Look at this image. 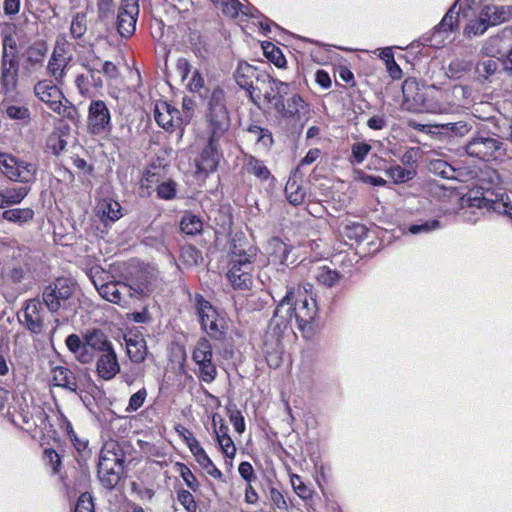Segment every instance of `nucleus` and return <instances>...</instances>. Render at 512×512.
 <instances>
[{
    "mask_svg": "<svg viewBox=\"0 0 512 512\" xmlns=\"http://www.w3.org/2000/svg\"><path fill=\"white\" fill-rule=\"evenodd\" d=\"M19 321L31 333H41L44 327L42 303L35 298L26 301L23 309V319L19 317Z\"/></svg>",
    "mask_w": 512,
    "mask_h": 512,
    "instance_id": "f3484780",
    "label": "nucleus"
},
{
    "mask_svg": "<svg viewBox=\"0 0 512 512\" xmlns=\"http://www.w3.org/2000/svg\"><path fill=\"white\" fill-rule=\"evenodd\" d=\"M512 41V27H505L498 34L489 37L481 48V54L488 57H504Z\"/></svg>",
    "mask_w": 512,
    "mask_h": 512,
    "instance_id": "dca6fc26",
    "label": "nucleus"
},
{
    "mask_svg": "<svg viewBox=\"0 0 512 512\" xmlns=\"http://www.w3.org/2000/svg\"><path fill=\"white\" fill-rule=\"evenodd\" d=\"M125 343L130 360L134 363H142L147 355V346L144 338L139 336L126 337Z\"/></svg>",
    "mask_w": 512,
    "mask_h": 512,
    "instance_id": "c756f323",
    "label": "nucleus"
},
{
    "mask_svg": "<svg viewBox=\"0 0 512 512\" xmlns=\"http://www.w3.org/2000/svg\"><path fill=\"white\" fill-rule=\"evenodd\" d=\"M0 169L3 175L14 182L29 183L35 178V167L7 153H0Z\"/></svg>",
    "mask_w": 512,
    "mask_h": 512,
    "instance_id": "9b49d317",
    "label": "nucleus"
},
{
    "mask_svg": "<svg viewBox=\"0 0 512 512\" xmlns=\"http://www.w3.org/2000/svg\"><path fill=\"white\" fill-rule=\"evenodd\" d=\"M457 92L463 93L462 86H453L450 89H440L435 85L427 88L426 97L422 100L423 110L434 114H448L453 112L457 104L452 100Z\"/></svg>",
    "mask_w": 512,
    "mask_h": 512,
    "instance_id": "6e6552de",
    "label": "nucleus"
},
{
    "mask_svg": "<svg viewBox=\"0 0 512 512\" xmlns=\"http://www.w3.org/2000/svg\"><path fill=\"white\" fill-rule=\"evenodd\" d=\"M88 128L93 134H101L111 129L110 111L102 100H93L88 109Z\"/></svg>",
    "mask_w": 512,
    "mask_h": 512,
    "instance_id": "ddd939ff",
    "label": "nucleus"
},
{
    "mask_svg": "<svg viewBox=\"0 0 512 512\" xmlns=\"http://www.w3.org/2000/svg\"><path fill=\"white\" fill-rule=\"evenodd\" d=\"M74 512H94L93 499L89 493L86 492L80 495Z\"/></svg>",
    "mask_w": 512,
    "mask_h": 512,
    "instance_id": "774afa93",
    "label": "nucleus"
},
{
    "mask_svg": "<svg viewBox=\"0 0 512 512\" xmlns=\"http://www.w3.org/2000/svg\"><path fill=\"white\" fill-rule=\"evenodd\" d=\"M428 169L431 173L444 179L455 178V169L445 160L432 159L429 161Z\"/></svg>",
    "mask_w": 512,
    "mask_h": 512,
    "instance_id": "4c0bfd02",
    "label": "nucleus"
},
{
    "mask_svg": "<svg viewBox=\"0 0 512 512\" xmlns=\"http://www.w3.org/2000/svg\"><path fill=\"white\" fill-rule=\"evenodd\" d=\"M248 132L254 136L257 142H261L265 147L271 146L273 143L272 134L268 129L261 128L257 125H251Z\"/></svg>",
    "mask_w": 512,
    "mask_h": 512,
    "instance_id": "864d4df0",
    "label": "nucleus"
},
{
    "mask_svg": "<svg viewBox=\"0 0 512 512\" xmlns=\"http://www.w3.org/2000/svg\"><path fill=\"white\" fill-rule=\"evenodd\" d=\"M76 290L75 282L67 277H59L44 287L42 292L43 303L47 309L55 313L60 309H67Z\"/></svg>",
    "mask_w": 512,
    "mask_h": 512,
    "instance_id": "423d86ee",
    "label": "nucleus"
},
{
    "mask_svg": "<svg viewBox=\"0 0 512 512\" xmlns=\"http://www.w3.org/2000/svg\"><path fill=\"white\" fill-rule=\"evenodd\" d=\"M47 52L48 47L45 43L30 46L25 59V71L32 73L36 70L37 66H42Z\"/></svg>",
    "mask_w": 512,
    "mask_h": 512,
    "instance_id": "2f4dec72",
    "label": "nucleus"
},
{
    "mask_svg": "<svg viewBox=\"0 0 512 512\" xmlns=\"http://www.w3.org/2000/svg\"><path fill=\"white\" fill-rule=\"evenodd\" d=\"M1 55H19L18 44L13 35L6 34L3 36Z\"/></svg>",
    "mask_w": 512,
    "mask_h": 512,
    "instance_id": "69168bd1",
    "label": "nucleus"
},
{
    "mask_svg": "<svg viewBox=\"0 0 512 512\" xmlns=\"http://www.w3.org/2000/svg\"><path fill=\"white\" fill-rule=\"evenodd\" d=\"M462 205L493 211H499L502 206L501 202L487 199L479 191H470L466 197L462 198Z\"/></svg>",
    "mask_w": 512,
    "mask_h": 512,
    "instance_id": "7c9ffc66",
    "label": "nucleus"
},
{
    "mask_svg": "<svg viewBox=\"0 0 512 512\" xmlns=\"http://www.w3.org/2000/svg\"><path fill=\"white\" fill-rule=\"evenodd\" d=\"M154 118L157 124L166 130L183 126L180 111L165 101L156 102Z\"/></svg>",
    "mask_w": 512,
    "mask_h": 512,
    "instance_id": "a211bd4d",
    "label": "nucleus"
},
{
    "mask_svg": "<svg viewBox=\"0 0 512 512\" xmlns=\"http://www.w3.org/2000/svg\"><path fill=\"white\" fill-rule=\"evenodd\" d=\"M30 275V268L26 263L16 262L3 267L1 276L4 282L10 284L20 283Z\"/></svg>",
    "mask_w": 512,
    "mask_h": 512,
    "instance_id": "c85d7f7f",
    "label": "nucleus"
},
{
    "mask_svg": "<svg viewBox=\"0 0 512 512\" xmlns=\"http://www.w3.org/2000/svg\"><path fill=\"white\" fill-rule=\"evenodd\" d=\"M265 56L278 68H282L286 64V59L281 50L272 43L263 45Z\"/></svg>",
    "mask_w": 512,
    "mask_h": 512,
    "instance_id": "49530a36",
    "label": "nucleus"
},
{
    "mask_svg": "<svg viewBox=\"0 0 512 512\" xmlns=\"http://www.w3.org/2000/svg\"><path fill=\"white\" fill-rule=\"evenodd\" d=\"M34 95L38 100L48 105V107L60 117L68 119L73 123L79 120V113L70 101L64 99L62 91L52 80H39L33 88Z\"/></svg>",
    "mask_w": 512,
    "mask_h": 512,
    "instance_id": "20e7f679",
    "label": "nucleus"
},
{
    "mask_svg": "<svg viewBox=\"0 0 512 512\" xmlns=\"http://www.w3.org/2000/svg\"><path fill=\"white\" fill-rule=\"evenodd\" d=\"M456 3L449 9L445 14L440 24L438 25L439 30L442 31H453L457 26L459 12L455 11Z\"/></svg>",
    "mask_w": 512,
    "mask_h": 512,
    "instance_id": "5fc2aeb1",
    "label": "nucleus"
},
{
    "mask_svg": "<svg viewBox=\"0 0 512 512\" xmlns=\"http://www.w3.org/2000/svg\"><path fill=\"white\" fill-rule=\"evenodd\" d=\"M186 88L191 93H197L202 96V91L205 88V80L198 69L193 70L191 78L188 79V82L186 83Z\"/></svg>",
    "mask_w": 512,
    "mask_h": 512,
    "instance_id": "603ef678",
    "label": "nucleus"
},
{
    "mask_svg": "<svg viewBox=\"0 0 512 512\" xmlns=\"http://www.w3.org/2000/svg\"><path fill=\"white\" fill-rule=\"evenodd\" d=\"M19 398L16 399L18 406L9 405L7 408V414L11 417V421L24 429H31L32 426H36V422L33 419V414L30 412L29 406H24L19 403Z\"/></svg>",
    "mask_w": 512,
    "mask_h": 512,
    "instance_id": "393cba45",
    "label": "nucleus"
},
{
    "mask_svg": "<svg viewBox=\"0 0 512 512\" xmlns=\"http://www.w3.org/2000/svg\"><path fill=\"white\" fill-rule=\"evenodd\" d=\"M181 433H183L184 439L195 458H197L198 456L205 452V450L200 445L199 441L193 436V434L189 430L182 427Z\"/></svg>",
    "mask_w": 512,
    "mask_h": 512,
    "instance_id": "13d9d810",
    "label": "nucleus"
},
{
    "mask_svg": "<svg viewBox=\"0 0 512 512\" xmlns=\"http://www.w3.org/2000/svg\"><path fill=\"white\" fill-rule=\"evenodd\" d=\"M52 381L55 386L62 387L70 392H78L75 374L67 367L57 366L52 370Z\"/></svg>",
    "mask_w": 512,
    "mask_h": 512,
    "instance_id": "a878e982",
    "label": "nucleus"
},
{
    "mask_svg": "<svg viewBox=\"0 0 512 512\" xmlns=\"http://www.w3.org/2000/svg\"><path fill=\"white\" fill-rule=\"evenodd\" d=\"M257 252V248L248 243L233 244L227 278L234 289L247 290L252 287V273Z\"/></svg>",
    "mask_w": 512,
    "mask_h": 512,
    "instance_id": "7ed1b4c3",
    "label": "nucleus"
},
{
    "mask_svg": "<svg viewBox=\"0 0 512 512\" xmlns=\"http://www.w3.org/2000/svg\"><path fill=\"white\" fill-rule=\"evenodd\" d=\"M195 460L207 472V474L215 479L222 478V472L214 465L206 452L195 458Z\"/></svg>",
    "mask_w": 512,
    "mask_h": 512,
    "instance_id": "8fccbe9b",
    "label": "nucleus"
},
{
    "mask_svg": "<svg viewBox=\"0 0 512 512\" xmlns=\"http://www.w3.org/2000/svg\"><path fill=\"white\" fill-rule=\"evenodd\" d=\"M498 69V63L497 61L493 59H487L484 61H481L476 66V73L484 78L488 79L490 76H492Z\"/></svg>",
    "mask_w": 512,
    "mask_h": 512,
    "instance_id": "4d7b16f0",
    "label": "nucleus"
},
{
    "mask_svg": "<svg viewBox=\"0 0 512 512\" xmlns=\"http://www.w3.org/2000/svg\"><path fill=\"white\" fill-rule=\"evenodd\" d=\"M267 250L269 261L274 264L288 266L296 261V257L292 254L293 247L277 237L268 241Z\"/></svg>",
    "mask_w": 512,
    "mask_h": 512,
    "instance_id": "aec40b11",
    "label": "nucleus"
},
{
    "mask_svg": "<svg viewBox=\"0 0 512 512\" xmlns=\"http://www.w3.org/2000/svg\"><path fill=\"white\" fill-rule=\"evenodd\" d=\"M19 73L16 69H8L0 65V88L3 94H11L17 90Z\"/></svg>",
    "mask_w": 512,
    "mask_h": 512,
    "instance_id": "473e14b6",
    "label": "nucleus"
},
{
    "mask_svg": "<svg viewBox=\"0 0 512 512\" xmlns=\"http://www.w3.org/2000/svg\"><path fill=\"white\" fill-rule=\"evenodd\" d=\"M139 15L137 0L125 1L118 9L116 28L122 37H130L136 29V22Z\"/></svg>",
    "mask_w": 512,
    "mask_h": 512,
    "instance_id": "4468645a",
    "label": "nucleus"
},
{
    "mask_svg": "<svg viewBox=\"0 0 512 512\" xmlns=\"http://www.w3.org/2000/svg\"><path fill=\"white\" fill-rule=\"evenodd\" d=\"M192 359L198 366V377L211 383L217 376V368L213 362L212 346L208 339L200 338L192 351Z\"/></svg>",
    "mask_w": 512,
    "mask_h": 512,
    "instance_id": "9d476101",
    "label": "nucleus"
},
{
    "mask_svg": "<svg viewBox=\"0 0 512 512\" xmlns=\"http://www.w3.org/2000/svg\"><path fill=\"white\" fill-rule=\"evenodd\" d=\"M314 278L323 286L333 287L340 282L341 275L328 266H320L314 270Z\"/></svg>",
    "mask_w": 512,
    "mask_h": 512,
    "instance_id": "c9c22d12",
    "label": "nucleus"
},
{
    "mask_svg": "<svg viewBox=\"0 0 512 512\" xmlns=\"http://www.w3.org/2000/svg\"><path fill=\"white\" fill-rule=\"evenodd\" d=\"M33 217L34 211L31 208L8 209L2 213L4 220L20 225L31 221Z\"/></svg>",
    "mask_w": 512,
    "mask_h": 512,
    "instance_id": "e433bc0d",
    "label": "nucleus"
},
{
    "mask_svg": "<svg viewBox=\"0 0 512 512\" xmlns=\"http://www.w3.org/2000/svg\"><path fill=\"white\" fill-rule=\"evenodd\" d=\"M97 215L105 226L114 223L122 217L121 205L118 201L108 198L97 205Z\"/></svg>",
    "mask_w": 512,
    "mask_h": 512,
    "instance_id": "b1692460",
    "label": "nucleus"
},
{
    "mask_svg": "<svg viewBox=\"0 0 512 512\" xmlns=\"http://www.w3.org/2000/svg\"><path fill=\"white\" fill-rule=\"evenodd\" d=\"M472 63L470 61L455 59L450 62L448 66V73L451 77H459L461 73L467 72L471 69Z\"/></svg>",
    "mask_w": 512,
    "mask_h": 512,
    "instance_id": "bf43d9fd",
    "label": "nucleus"
},
{
    "mask_svg": "<svg viewBox=\"0 0 512 512\" xmlns=\"http://www.w3.org/2000/svg\"><path fill=\"white\" fill-rule=\"evenodd\" d=\"M121 464L116 456L106 457L101 454L99 457L97 475L101 484L111 490L120 480Z\"/></svg>",
    "mask_w": 512,
    "mask_h": 512,
    "instance_id": "2eb2a0df",
    "label": "nucleus"
},
{
    "mask_svg": "<svg viewBox=\"0 0 512 512\" xmlns=\"http://www.w3.org/2000/svg\"><path fill=\"white\" fill-rule=\"evenodd\" d=\"M180 476L186 483V485L193 491H197L199 488V482L191 470L184 464H179Z\"/></svg>",
    "mask_w": 512,
    "mask_h": 512,
    "instance_id": "0e129e2a",
    "label": "nucleus"
},
{
    "mask_svg": "<svg viewBox=\"0 0 512 512\" xmlns=\"http://www.w3.org/2000/svg\"><path fill=\"white\" fill-rule=\"evenodd\" d=\"M228 416L235 431L242 434L245 431V421L241 412L238 409H228Z\"/></svg>",
    "mask_w": 512,
    "mask_h": 512,
    "instance_id": "338daca9",
    "label": "nucleus"
},
{
    "mask_svg": "<svg viewBox=\"0 0 512 512\" xmlns=\"http://www.w3.org/2000/svg\"><path fill=\"white\" fill-rule=\"evenodd\" d=\"M441 224L438 220H427L419 224L409 226L408 230L411 234L429 233L434 230L440 229Z\"/></svg>",
    "mask_w": 512,
    "mask_h": 512,
    "instance_id": "6e6d98bb",
    "label": "nucleus"
},
{
    "mask_svg": "<svg viewBox=\"0 0 512 512\" xmlns=\"http://www.w3.org/2000/svg\"><path fill=\"white\" fill-rule=\"evenodd\" d=\"M291 485L295 493L302 499H309L312 495V491L308 486L304 484L301 477L294 474L291 476Z\"/></svg>",
    "mask_w": 512,
    "mask_h": 512,
    "instance_id": "052dcab7",
    "label": "nucleus"
},
{
    "mask_svg": "<svg viewBox=\"0 0 512 512\" xmlns=\"http://www.w3.org/2000/svg\"><path fill=\"white\" fill-rule=\"evenodd\" d=\"M68 61L69 59L64 55V49L55 47L48 61L47 71L57 83H62Z\"/></svg>",
    "mask_w": 512,
    "mask_h": 512,
    "instance_id": "5701e85b",
    "label": "nucleus"
},
{
    "mask_svg": "<svg viewBox=\"0 0 512 512\" xmlns=\"http://www.w3.org/2000/svg\"><path fill=\"white\" fill-rule=\"evenodd\" d=\"M316 315L315 299L304 295L300 290L289 288L276 306L265 334L264 352L267 361L278 365L284 348L282 340L293 334L292 319L296 321L300 331L310 332Z\"/></svg>",
    "mask_w": 512,
    "mask_h": 512,
    "instance_id": "f257e3e1",
    "label": "nucleus"
},
{
    "mask_svg": "<svg viewBox=\"0 0 512 512\" xmlns=\"http://www.w3.org/2000/svg\"><path fill=\"white\" fill-rule=\"evenodd\" d=\"M120 372V363L114 348L97 355L96 373L99 378L109 381Z\"/></svg>",
    "mask_w": 512,
    "mask_h": 512,
    "instance_id": "6ab92c4d",
    "label": "nucleus"
},
{
    "mask_svg": "<svg viewBox=\"0 0 512 512\" xmlns=\"http://www.w3.org/2000/svg\"><path fill=\"white\" fill-rule=\"evenodd\" d=\"M214 3L220 4L222 12L229 17H236L239 12L245 13L243 5L238 0H213Z\"/></svg>",
    "mask_w": 512,
    "mask_h": 512,
    "instance_id": "09e8293b",
    "label": "nucleus"
},
{
    "mask_svg": "<svg viewBox=\"0 0 512 512\" xmlns=\"http://www.w3.org/2000/svg\"><path fill=\"white\" fill-rule=\"evenodd\" d=\"M180 228L187 235H196L202 231L203 223L200 217L187 213L181 219Z\"/></svg>",
    "mask_w": 512,
    "mask_h": 512,
    "instance_id": "58836bf2",
    "label": "nucleus"
},
{
    "mask_svg": "<svg viewBox=\"0 0 512 512\" xmlns=\"http://www.w3.org/2000/svg\"><path fill=\"white\" fill-rule=\"evenodd\" d=\"M207 121L210 135L203 148L196 167L197 173L208 174L214 171L220 160V140L230 128V118L226 108L225 92L219 86L213 88L208 99Z\"/></svg>",
    "mask_w": 512,
    "mask_h": 512,
    "instance_id": "f03ea898",
    "label": "nucleus"
},
{
    "mask_svg": "<svg viewBox=\"0 0 512 512\" xmlns=\"http://www.w3.org/2000/svg\"><path fill=\"white\" fill-rule=\"evenodd\" d=\"M307 110V105L303 98L298 95L294 94L290 98H288L286 101L284 97L281 99L280 102L276 103L275 111L283 118H292V119H300L301 114L305 113Z\"/></svg>",
    "mask_w": 512,
    "mask_h": 512,
    "instance_id": "412c9836",
    "label": "nucleus"
},
{
    "mask_svg": "<svg viewBox=\"0 0 512 512\" xmlns=\"http://www.w3.org/2000/svg\"><path fill=\"white\" fill-rule=\"evenodd\" d=\"M195 108V101L189 97H184L182 100V111H180V118L182 125H187L193 118Z\"/></svg>",
    "mask_w": 512,
    "mask_h": 512,
    "instance_id": "680f3d73",
    "label": "nucleus"
},
{
    "mask_svg": "<svg viewBox=\"0 0 512 512\" xmlns=\"http://www.w3.org/2000/svg\"><path fill=\"white\" fill-rule=\"evenodd\" d=\"M489 26L487 21L483 19V12L481 11L478 19L472 20L466 25L464 34L469 38L479 36L484 34Z\"/></svg>",
    "mask_w": 512,
    "mask_h": 512,
    "instance_id": "a18cd8bd",
    "label": "nucleus"
},
{
    "mask_svg": "<svg viewBox=\"0 0 512 512\" xmlns=\"http://www.w3.org/2000/svg\"><path fill=\"white\" fill-rule=\"evenodd\" d=\"M195 306L202 329L214 340L221 341L226 336L225 318L202 295L195 297Z\"/></svg>",
    "mask_w": 512,
    "mask_h": 512,
    "instance_id": "0eeeda50",
    "label": "nucleus"
},
{
    "mask_svg": "<svg viewBox=\"0 0 512 512\" xmlns=\"http://www.w3.org/2000/svg\"><path fill=\"white\" fill-rule=\"evenodd\" d=\"M289 88L288 83L275 79L266 72H261L258 77V86L250 91V99L254 103H258L263 96L264 100L275 110L276 103L288 94Z\"/></svg>",
    "mask_w": 512,
    "mask_h": 512,
    "instance_id": "1a4fd4ad",
    "label": "nucleus"
},
{
    "mask_svg": "<svg viewBox=\"0 0 512 512\" xmlns=\"http://www.w3.org/2000/svg\"><path fill=\"white\" fill-rule=\"evenodd\" d=\"M483 19L490 26L500 25L512 18V6L488 5L482 9Z\"/></svg>",
    "mask_w": 512,
    "mask_h": 512,
    "instance_id": "cd10ccee",
    "label": "nucleus"
},
{
    "mask_svg": "<svg viewBox=\"0 0 512 512\" xmlns=\"http://www.w3.org/2000/svg\"><path fill=\"white\" fill-rule=\"evenodd\" d=\"M285 194L290 204L298 206L304 202L306 191L295 177H289L285 186Z\"/></svg>",
    "mask_w": 512,
    "mask_h": 512,
    "instance_id": "f704fd0d",
    "label": "nucleus"
},
{
    "mask_svg": "<svg viewBox=\"0 0 512 512\" xmlns=\"http://www.w3.org/2000/svg\"><path fill=\"white\" fill-rule=\"evenodd\" d=\"M372 146L364 142H355L351 146V156L349 161L351 164H361L364 162L368 154L371 152Z\"/></svg>",
    "mask_w": 512,
    "mask_h": 512,
    "instance_id": "c03bdc74",
    "label": "nucleus"
},
{
    "mask_svg": "<svg viewBox=\"0 0 512 512\" xmlns=\"http://www.w3.org/2000/svg\"><path fill=\"white\" fill-rule=\"evenodd\" d=\"M87 30L86 14L77 13L71 22L70 31L74 38L82 37Z\"/></svg>",
    "mask_w": 512,
    "mask_h": 512,
    "instance_id": "3c124183",
    "label": "nucleus"
},
{
    "mask_svg": "<svg viewBox=\"0 0 512 512\" xmlns=\"http://www.w3.org/2000/svg\"><path fill=\"white\" fill-rule=\"evenodd\" d=\"M84 340H86V344L90 346L92 352H97L98 355L114 348L106 333L100 329L86 331Z\"/></svg>",
    "mask_w": 512,
    "mask_h": 512,
    "instance_id": "bb28decb",
    "label": "nucleus"
},
{
    "mask_svg": "<svg viewBox=\"0 0 512 512\" xmlns=\"http://www.w3.org/2000/svg\"><path fill=\"white\" fill-rule=\"evenodd\" d=\"M28 187H12L2 190L6 206L17 205L28 195Z\"/></svg>",
    "mask_w": 512,
    "mask_h": 512,
    "instance_id": "79ce46f5",
    "label": "nucleus"
},
{
    "mask_svg": "<svg viewBox=\"0 0 512 512\" xmlns=\"http://www.w3.org/2000/svg\"><path fill=\"white\" fill-rule=\"evenodd\" d=\"M244 169L261 181H266L271 177V173L264 162L252 155L245 157Z\"/></svg>",
    "mask_w": 512,
    "mask_h": 512,
    "instance_id": "72a5a7b5",
    "label": "nucleus"
},
{
    "mask_svg": "<svg viewBox=\"0 0 512 512\" xmlns=\"http://www.w3.org/2000/svg\"><path fill=\"white\" fill-rule=\"evenodd\" d=\"M157 196L160 199H174L177 192V184L173 180H166L159 183L156 187Z\"/></svg>",
    "mask_w": 512,
    "mask_h": 512,
    "instance_id": "de8ad7c7",
    "label": "nucleus"
},
{
    "mask_svg": "<svg viewBox=\"0 0 512 512\" xmlns=\"http://www.w3.org/2000/svg\"><path fill=\"white\" fill-rule=\"evenodd\" d=\"M93 283L102 298L122 307L127 306L136 293L134 288L124 282L110 281L98 283L96 280H93Z\"/></svg>",
    "mask_w": 512,
    "mask_h": 512,
    "instance_id": "f8f14e48",
    "label": "nucleus"
},
{
    "mask_svg": "<svg viewBox=\"0 0 512 512\" xmlns=\"http://www.w3.org/2000/svg\"><path fill=\"white\" fill-rule=\"evenodd\" d=\"M341 233L349 240L356 242L362 241L367 235V228L365 225L357 222H351L343 225Z\"/></svg>",
    "mask_w": 512,
    "mask_h": 512,
    "instance_id": "a19ab883",
    "label": "nucleus"
},
{
    "mask_svg": "<svg viewBox=\"0 0 512 512\" xmlns=\"http://www.w3.org/2000/svg\"><path fill=\"white\" fill-rule=\"evenodd\" d=\"M387 176H389L394 183L401 184L405 183L414 178L416 175L415 170L406 169L400 165H394L385 170Z\"/></svg>",
    "mask_w": 512,
    "mask_h": 512,
    "instance_id": "ea45409f",
    "label": "nucleus"
},
{
    "mask_svg": "<svg viewBox=\"0 0 512 512\" xmlns=\"http://www.w3.org/2000/svg\"><path fill=\"white\" fill-rule=\"evenodd\" d=\"M4 112L12 120L24 122H29L30 120V110L25 105L5 104Z\"/></svg>",
    "mask_w": 512,
    "mask_h": 512,
    "instance_id": "37998d69",
    "label": "nucleus"
},
{
    "mask_svg": "<svg viewBox=\"0 0 512 512\" xmlns=\"http://www.w3.org/2000/svg\"><path fill=\"white\" fill-rule=\"evenodd\" d=\"M261 72H258L255 67L247 62H239L234 72V79L238 86L247 90L249 93L256 89L258 86V77Z\"/></svg>",
    "mask_w": 512,
    "mask_h": 512,
    "instance_id": "4be33fe9",
    "label": "nucleus"
},
{
    "mask_svg": "<svg viewBox=\"0 0 512 512\" xmlns=\"http://www.w3.org/2000/svg\"><path fill=\"white\" fill-rule=\"evenodd\" d=\"M146 397L147 391L145 388L138 390L130 397L128 406L126 407V412L137 411L139 408L143 406Z\"/></svg>",
    "mask_w": 512,
    "mask_h": 512,
    "instance_id": "e2e57ef3",
    "label": "nucleus"
},
{
    "mask_svg": "<svg viewBox=\"0 0 512 512\" xmlns=\"http://www.w3.org/2000/svg\"><path fill=\"white\" fill-rule=\"evenodd\" d=\"M465 151L470 157L483 161H502L507 154V145L499 135L482 131L466 143Z\"/></svg>",
    "mask_w": 512,
    "mask_h": 512,
    "instance_id": "39448f33",
    "label": "nucleus"
}]
</instances>
